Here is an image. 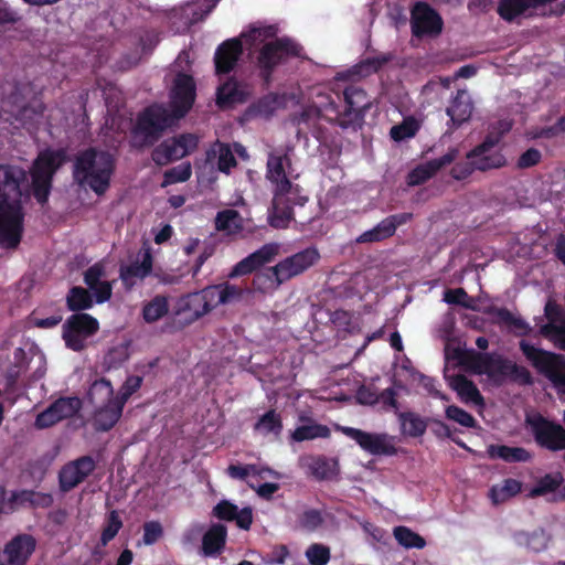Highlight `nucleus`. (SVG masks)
<instances>
[{
    "label": "nucleus",
    "instance_id": "20",
    "mask_svg": "<svg viewBox=\"0 0 565 565\" xmlns=\"http://www.w3.org/2000/svg\"><path fill=\"white\" fill-rule=\"evenodd\" d=\"M458 149L450 148L444 156L418 164L407 174L409 185H420L437 174L444 167L451 164L458 157Z\"/></svg>",
    "mask_w": 565,
    "mask_h": 565
},
{
    "label": "nucleus",
    "instance_id": "15",
    "mask_svg": "<svg viewBox=\"0 0 565 565\" xmlns=\"http://www.w3.org/2000/svg\"><path fill=\"white\" fill-rule=\"evenodd\" d=\"M443 19L427 2H417L411 12L412 34L418 39L435 38L443 31Z\"/></svg>",
    "mask_w": 565,
    "mask_h": 565
},
{
    "label": "nucleus",
    "instance_id": "25",
    "mask_svg": "<svg viewBox=\"0 0 565 565\" xmlns=\"http://www.w3.org/2000/svg\"><path fill=\"white\" fill-rule=\"evenodd\" d=\"M125 405L115 397V401L95 407L93 426L96 431L110 430L120 419Z\"/></svg>",
    "mask_w": 565,
    "mask_h": 565
},
{
    "label": "nucleus",
    "instance_id": "46",
    "mask_svg": "<svg viewBox=\"0 0 565 565\" xmlns=\"http://www.w3.org/2000/svg\"><path fill=\"white\" fill-rule=\"evenodd\" d=\"M331 431L328 426L322 424H310V425H302L297 427L292 434L291 438L295 441H305V440H311L316 438H328L330 436Z\"/></svg>",
    "mask_w": 565,
    "mask_h": 565
},
{
    "label": "nucleus",
    "instance_id": "5",
    "mask_svg": "<svg viewBox=\"0 0 565 565\" xmlns=\"http://www.w3.org/2000/svg\"><path fill=\"white\" fill-rule=\"evenodd\" d=\"M302 46L289 36H281L263 43L253 50L255 67L263 84L269 86L276 70L287 64L291 58L300 57Z\"/></svg>",
    "mask_w": 565,
    "mask_h": 565
},
{
    "label": "nucleus",
    "instance_id": "29",
    "mask_svg": "<svg viewBox=\"0 0 565 565\" xmlns=\"http://www.w3.org/2000/svg\"><path fill=\"white\" fill-rule=\"evenodd\" d=\"M282 192H274L269 224L274 228H286L294 220V209L290 204L284 203Z\"/></svg>",
    "mask_w": 565,
    "mask_h": 565
},
{
    "label": "nucleus",
    "instance_id": "8",
    "mask_svg": "<svg viewBox=\"0 0 565 565\" xmlns=\"http://www.w3.org/2000/svg\"><path fill=\"white\" fill-rule=\"evenodd\" d=\"M66 152L64 149L41 151L34 160L30 174L32 193L40 204H45L52 189V181L55 172L65 162Z\"/></svg>",
    "mask_w": 565,
    "mask_h": 565
},
{
    "label": "nucleus",
    "instance_id": "44",
    "mask_svg": "<svg viewBox=\"0 0 565 565\" xmlns=\"http://www.w3.org/2000/svg\"><path fill=\"white\" fill-rule=\"evenodd\" d=\"M500 376L509 377L521 385H532L534 382L531 372L525 366L519 365L505 358Z\"/></svg>",
    "mask_w": 565,
    "mask_h": 565
},
{
    "label": "nucleus",
    "instance_id": "45",
    "mask_svg": "<svg viewBox=\"0 0 565 565\" xmlns=\"http://www.w3.org/2000/svg\"><path fill=\"white\" fill-rule=\"evenodd\" d=\"M81 399L78 397H60L49 406L58 420L73 417L81 408Z\"/></svg>",
    "mask_w": 565,
    "mask_h": 565
},
{
    "label": "nucleus",
    "instance_id": "53",
    "mask_svg": "<svg viewBox=\"0 0 565 565\" xmlns=\"http://www.w3.org/2000/svg\"><path fill=\"white\" fill-rule=\"evenodd\" d=\"M239 220V213L235 210L228 209L217 213L215 217V227L218 231L232 232L238 228L237 221Z\"/></svg>",
    "mask_w": 565,
    "mask_h": 565
},
{
    "label": "nucleus",
    "instance_id": "7",
    "mask_svg": "<svg viewBox=\"0 0 565 565\" xmlns=\"http://www.w3.org/2000/svg\"><path fill=\"white\" fill-rule=\"evenodd\" d=\"M169 110L160 104L146 107L137 116L131 129V143L137 149L152 147L173 121Z\"/></svg>",
    "mask_w": 565,
    "mask_h": 565
},
{
    "label": "nucleus",
    "instance_id": "42",
    "mask_svg": "<svg viewBox=\"0 0 565 565\" xmlns=\"http://www.w3.org/2000/svg\"><path fill=\"white\" fill-rule=\"evenodd\" d=\"M169 312L168 298L162 295L154 296L142 308V318L147 323H153Z\"/></svg>",
    "mask_w": 565,
    "mask_h": 565
},
{
    "label": "nucleus",
    "instance_id": "14",
    "mask_svg": "<svg viewBox=\"0 0 565 565\" xmlns=\"http://www.w3.org/2000/svg\"><path fill=\"white\" fill-rule=\"evenodd\" d=\"M345 108L339 114V125L342 128L361 126L364 121L365 113L372 106L371 99L364 89L350 85L344 92Z\"/></svg>",
    "mask_w": 565,
    "mask_h": 565
},
{
    "label": "nucleus",
    "instance_id": "51",
    "mask_svg": "<svg viewBox=\"0 0 565 565\" xmlns=\"http://www.w3.org/2000/svg\"><path fill=\"white\" fill-rule=\"evenodd\" d=\"M310 470L318 480L331 479L337 473V461L319 456L312 460Z\"/></svg>",
    "mask_w": 565,
    "mask_h": 565
},
{
    "label": "nucleus",
    "instance_id": "16",
    "mask_svg": "<svg viewBox=\"0 0 565 565\" xmlns=\"http://www.w3.org/2000/svg\"><path fill=\"white\" fill-rule=\"evenodd\" d=\"M96 468L90 456H82L66 465L58 472V487L62 492H70L82 483Z\"/></svg>",
    "mask_w": 565,
    "mask_h": 565
},
{
    "label": "nucleus",
    "instance_id": "12",
    "mask_svg": "<svg viewBox=\"0 0 565 565\" xmlns=\"http://www.w3.org/2000/svg\"><path fill=\"white\" fill-rule=\"evenodd\" d=\"M536 444L550 451L565 450V428L553 420L537 414L527 418Z\"/></svg>",
    "mask_w": 565,
    "mask_h": 565
},
{
    "label": "nucleus",
    "instance_id": "34",
    "mask_svg": "<svg viewBox=\"0 0 565 565\" xmlns=\"http://www.w3.org/2000/svg\"><path fill=\"white\" fill-rule=\"evenodd\" d=\"M244 102V94L235 78H228L217 87L216 104L221 107H230L236 103Z\"/></svg>",
    "mask_w": 565,
    "mask_h": 565
},
{
    "label": "nucleus",
    "instance_id": "58",
    "mask_svg": "<svg viewBox=\"0 0 565 565\" xmlns=\"http://www.w3.org/2000/svg\"><path fill=\"white\" fill-rule=\"evenodd\" d=\"M142 381V376L139 375H130L126 379L120 387L119 395L116 396L121 402V405H126L130 396L141 387Z\"/></svg>",
    "mask_w": 565,
    "mask_h": 565
},
{
    "label": "nucleus",
    "instance_id": "49",
    "mask_svg": "<svg viewBox=\"0 0 565 565\" xmlns=\"http://www.w3.org/2000/svg\"><path fill=\"white\" fill-rule=\"evenodd\" d=\"M486 360L487 353L478 352L473 349L465 350L458 353L459 364L467 371L478 375Z\"/></svg>",
    "mask_w": 565,
    "mask_h": 565
},
{
    "label": "nucleus",
    "instance_id": "37",
    "mask_svg": "<svg viewBox=\"0 0 565 565\" xmlns=\"http://www.w3.org/2000/svg\"><path fill=\"white\" fill-rule=\"evenodd\" d=\"M522 491V482L508 478L500 484H494L489 490V497L494 504L503 503L518 495Z\"/></svg>",
    "mask_w": 565,
    "mask_h": 565
},
{
    "label": "nucleus",
    "instance_id": "60",
    "mask_svg": "<svg viewBox=\"0 0 565 565\" xmlns=\"http://www.w3.org/2000/svg\"><path fill=\"white\" fill-rule=\"evenodd\" d=\"M444 300L449 305L461 306L466 309H475L469 301V296L463 288L447 289L444 294Z\"/></svg>",
    "mask_w": 565,
    "mask_h": 565
},
{
    "label": "nucleus",
    "instance_id": "55",
    "mask_svg": "<svg viewBox=\"0 0 565 565\" xmlns=\"http://www.w3.org/2000/svg\"><path fill=\"white\" fill-rule=\"evenodd\" d=\"M323 523V516L319 510H306L298 519L299 526L307 531L313 532L319 529Z\"/></svg>",
    "mask_w": 565,
    "mask_h": 565
},
{
    "label": "nucleus",
    "instance_id": "48",
    "mask_svg": "<svg viewBox=\"0 0 565 565\" xmlns=\"http://www.w3.org/2000/svg\"><path fill=\"white\" fill-rule=\"evenodd\" d=\"M395 540L399 545L405 548H424L426 541L418 533L412 531L409 527L399 525L393 531Z\"/></svg>",
    "mask_w": 565,
    "mask_h": 565
},
{
    "label": "nucleus",
    "instance_id": "63",
    "mask_svg": "<svg viewBox=\"0 0 565 565\" xmlns=\"http://www.w3.org/2000/svg\"><path fill=\"white\" fill-rule=\"evenodd\" d=\"M105 276V266L103 263L98 262L89 266L84 271V282L87 285L88 288H94L96 284L102 281V278H104Z\"/></svg>",
    "mask_w": 565,
    "mask_h": 565
},
{
    "label": "nucleus",
    "instance_id": "22",
    "mask_svg": "<svg viewBox=\"0 0 565 565\" xmlns=\"http://www.w3.org/2000/svg\"><path fill=\"white\" fill-rule=\"evenodd\" d=\"M473 109L475 104L470 93L465 88L458 89L446 108V114L449 116L448 126L450 128H458L462 124L468 122Z\"/></svg>",
    "mask_w": 565,
    "mask_h": 565
},
{
    "label": "nucleus",
    "instance_id": "2",
    "mask_svg": "<svg viewBox=\"0 0 565 565\" xmlns=\"http://www.w3.org/2000/svg\"><path fill=\"white\" fill-rule=\"evenodd\" d=\"M115 171L116 160L110 152L88 147L75 154L72 177L78 186L102 196L109 190Z\"/></svg>",
    "mask_w": 565,
    "mask_h": 565
},
{
    "label": "nucleus",
    "instance_id": "10",
    "mask_svg": "<svg viewBox=\"0 0 565 565\" xmlns=\"http://www.w3.org/2000/svg\"><path fill=\"white\" fill-rule=\"evenodd\" d=\"M198 142L199 139L193 134H181L164 139L153 148L151 159L159 167L167 166L190 154L196 149Z\"/></svg>",
    "mask_w": 565,
    "mask_h": 565
},
{
    "label": "nucleus",
    "instance_id": "56",
    "mask_svg": "<svg viewBox=\"0 0 565 565\" xmlns=\"http://www.w3.org/2000/svg\"><path fill=\"white\" fill-rule=\"evenodd\" d=\"M306 556L310 565H326L330 561V548L323 544L313 543L307 548Z\"/></svg>",
    "mask_w": 565,
    "mask_h": 565
},
{
    "label": "nucleus",
    "instance_id": "26",
    "mask_svg": "<svg viewBox=\"0 0 565 565\" xmlns=\"http://www.w3.org/2000/svg\"><path fill=\"white\" fill-rule=\"evenodd\" d=\"M288 154L269 153L267 159L266 178L275 185L274 192H282L290 189V180L286 175L285 163H289Z\"/></svg>",
    "mask_w": 565,
    "mask_h": 565
},
{
    "label": "nucleus",
    "instance_id": "64",
    "mask_svg": "<svg viewBox=\"0 0 565 565\" xmlns=\"http://www.w3.org/2000/svg\"><path fill=\"white\" fill-rule=\"evenodd\" d=\"M163 535L162 525L158 521H148L143 524V543L154 544Z\"/></svg>",
    "mask_w": 565,
    "mask_h": 565
},
{
    "label": "nucleus",
    "instance_id": "43",
    "mask_svg": "<svg viewBox=\"0 0 565 565\" xmlns=\"http://www.w3.org/2000/svg\"><path fill=\"white\" fill-rule=\"evenodd\" d=\"M254 429L264 435L274 434L279 436L282 430L281 416L275 409H269L258 418Z\"/></svg>",
    "mask_w": 565,
    "mask_h": 565
},
{
    "label": "nucleus",
    "instance_id": "41",
    "mask_svg": "<svg viewBox=\"0 0 565 565\" xmlns=\"http://www.w3.org/2000/svg\"><path fill=\"white\" fill-rule=\"evenodd\" d=\"M514 537L519 545L525 546L529 551L535 553L544 551L548 544V537L543 529H537L532 533L518 532Z\"/></svg>",
    "mask_w": 565,
    "mask_h": 565
},
{
    "label": "nucleus",
    "instance_id": "35",
    "mask_svg": "<svg viewBox=\"0 0 565 565\" xmlns=\"http://www.w3.org/2000/svg\"><path fill=\"white\" fill-rule=\"evenodd\" d=\"M94 306L93 295L88 289L81 286L72 287L66 296V307L74 313L90 309Z\"/></svg>",
    "mask_w": 565,
    "mask_h": 565
},
{
    "label": "nucleus",
    "instance_id": "61",
    "mask_svg": "<svg viewBox=\"0 0 565 565\" xmlns=\"http://www.w3.org/2000/svg\"><path fill=\"white\" fill-rule=\"evenodd\" d=\"M281 199L284 203L290 204L292 209L294 205L303 206L308 201V198L302 194V188L299 184H294L291 181L290 189L282 191Z\"/></svg>",
    "mask_w": 565,
    "mask_h": 565
},
{
    "label": "nucleus",
    "instance_id": "52",
    "mask_svg": "<svg viewBox=\"0 0 565 565\" xmlns=\"http://www.w3.org/2000/svg\"><path fill=\"white\" fill-rule=\"evenodd\" d=\"M192 167L190 162H182L173 168H170L163 173L162 186L185 182L191 178Z\"/></svg>",
    "mask_w": 565,
    "mask_h": 565
},
{
    "label": "nucleus",
    "instance_id": "38",
    "mask_svg": "<svg viewBox=\"0 0 565 565\" xmlns=\"http://www.w3.org/2000/svg\"><path fill=\"white\" fill-rule=\"evenodd\" d=\"M466 159L471 160L475 170L481 172L500 169L507 164V159L500 151H495L493 153L482 152L479 156H472L470 150L467 152Z\"/></svg>",
    "mask_w": 565,
    "mask_h": 565
},
{
    "label": "nucleus",
    "instance_id": "13",
    "mask_svg": "<svg viewBox=\"0 0 565 565\" xmlns=\"http://www.w3.org/2000/svg\"><path fill=\"white\" fill-rule=\"evenodd\" d=\"M341 431L373 456H395L394 437L385 433H369L354 427H341Z\"/></svg>",
    "mask_w": 565,
    "mask_h": 565
},
{
    "label": "nucleus",
    "instance_id": "28",
    "mask_svg": "<svg viewBox=\"0 0 565 565\" xmlns=\"http://www.w3.org/2000/svg\"><path fill=\"white\" fill-rule=\"evenodd\" d=\"M396 416L401 426V434L412 438L424 436L430 422V418L422 417L412 411L399 412Z\"/></svg>",
    "mask_w": 565,
    "mask_h": 565
},
{
    "label": "nucleus",
    "instance_id": "32",
    "mask_svg": "<svg viewBox=\"0 0 565 565\" xmlns=\"http://www.w3.org/2000/svg\"><path fill=\"white\" fill-rule=\"evenodd\" d=\"M482 312L489 317H492L493 321L497 323L524 330L525 332L530 331V326L522 318L515 317L507 308H499L497 306L490 305L484 307Z\"/></svg>",
    "mask_w": 565,
    "mask_h": 565
},
{
    "label": "nucleus",
    "instance_id": "40",
    "mask_svg": "<svg viewBox=\"0 0 565 565\" xmlns=\"http://www.w3.org/2000/svg\"><path fill=\"white\" fill-rule=\"evenodd\" d=\"M563 482L564 478L561 472L546 473L536 480L527 497L539 498L553 493L561 488Z\"/></svg>",
    "mask_w": 565,
    "mask_h": 565
},
{
    "label": "nucleus",
    "instance_id": "33",
    "mask_svg": "<svg viewBox=\"0 0 565 565\" xmlns=\"http://www.w3.org/2000/svg\"><path fill=\"white\" fill-rule=\"evenodd\" d=\"M278 31V26L275 24L254 25L248 32L243 33L242 38L245 39L246 44L255 50L258 49L263 43L279 39L277 36Z\"/></svg>",
    "mask_w": 565,
    "mask_h": 565
},
{
    "label": "nucleus",
    "instance_id": "3",
    "mask_svg": "<svg viewBox=\"0 0 565 565\" xmlns=\"http://www.w3.org/2000/svg\"><path fill=\"white\" fill-rule=\"evenodd\" d=\"M243 296L244 289L239 286L230 282L210 285L201 290L183 295L178 300L175 315L186 313L184 322L191 324L220 305H231L241 301Z\"/></svg>",
    "mask_w": 565,
    "mask_h": 565
},
{
    "label": "nucleus",
    "instance_id": "18",
    "mask_svg": "<svg viewBox=\"0 0 565 565\" xmlns=\"http://www.w3.org/2000/svg\"><path fill=\"white\" fill-rule=\"evenodd\" d=\"M244 52L241 38H232L223 41L215 50L214 66L217 76L228 75L235 70Z\"/></svg>",
    "mask_w": 565,
    "mask_h": 565
},
{
    "label": "nucleus",
    "instance_id": "31",
    "mask_svg": "<svg viewBox=\"0 0 565 565\" xmlns=\"http://www.w3.org/2000/svg\"><path fill=\"white\" fill-rule=\"evenodd\" d=\"M226 527L222 524L212 525L203 535L202 551L205 556H214L224 548L226 542Z\"/></svg>",
    "mask_w": 565,
    "mask_h": 565
},
{
    "label": "nucleus",
    "instance_id": "19",
    "mask_svg": "<svg viewBox=\"0 0 565 565\" xmlns=\"http://www.w3.org/2000/svg\"><path fill=\"white\" fill-rule=\"evenodd\" d=\"M279 254V245L277 243L264 244L260 248L239 260L230 273V277H239L249 275L263 266L271 263Z\"/></svg>",
    "mask_w": 565,
    "mask_h": 565
},
{
    "label": "nucleus",
    "instance_id": "30",
    "mask_svg": "<svg viewBox=\"0 0 565 565\" xmlns=\"http://www.w3.org/2000/svg\"><path fill=\"white\" fill-rule=\"evenodd\" d=\"M449 385L465 403L483 404V397L477 385L465 375L458 374L452 376Z\"/></svg>",
    "mask_w": 565,
    "mask_h": 565
},
{
    "label": "nucleus",
    "instance_id": "11",
    "mask_svg": "<svg viewBox=\"0 0 565 565\" xmlns=\"http://www.w3.org/2000/svg\"><path fill=\"white\" fill-rule=\"evenodd\" d=\"M196 98V84L192 75L178 73L170 92V114L174 119L183 118Z\"/></svg>",
    "mask_w": 565,
    "mask_h": 565
},
{
    "label": "nucleus",
    "instance_id": "54",
    "mask_svg": "<svg viewBox=\"0 0 565 565\" xmlns=\"http://www.w3.org/2000/svg\"><path fill=\"white\" fill-rule=\"evenodd\" d=\"M445 413H446V417L448 419H451L463 427H467V428L476 427V424H477L476 418L470 413L460 408L459 406L449 405L446 407Z\"/></svg>",
    "mask_w": 565,
    "mask_h": 565
},
{
    "label": "nucleus",
    "instance_id": "21",
    "mask_svg": "<svg viewBox=\"0 0 565 565\" xmlns=\"http://www.w3.org/2000/svg\"><path fill=\"white\" fill-rule=\"evenodd\" d=\"M36 548V540L31 534H18L3 547L7 565H26Z\"/></svg>",
    "mask_w": 565,
    "mask_h": 565
},
{
    "label": "nucleus",
    "instance_id": "6",
    "mask_svg": "<svg viewBox=\"0 0 565 565\" xmlns=\"http://www.w3.org/2000/svg\"><path fill=\"white\" fill-rule=\"evenodd\" d=\"M320 259V254L316 247L305 248L291 256L278 262L275 266L267 268L263 273L256 274L254 285L262 289L259 282L267 280L269 287L277 289L284 282L303 274Z\"/></svg>",
    "mask_w": 565,
    "mask_h": 565
},
{
    "label": "nucleus",
    "instance_id": "9",
    "mask_svg": "<svg viewBox=\"0 0 565 565\" xmlns=\"http://www.w3.org/2000/svg\"><path fill=\"white\" fill-rule=\"evenodd\" d=\"M99 330L98 320L89 313H73L62 326V339L65 347L74 352H82L87 347V339Z\"/></svg>",
    "mask_w": 565,
    "mask_h": 565
},
{
    "label": "nucleus",
    "instance_id": "50",
    "mask_svg": "<svg viewBox=\"0 0 565 565\" xmlns=\"http://www.w3.org/2000/svg\"><path fill=\"white\" fill-rule=\"evenodd\" d=\"M121 527L122 520L120 519L118 511L111 510L105 520V525L99 539L100 545L106 546L111 540L115 539Z\"/></svg>",
    "mask_w": 565,
    "mask_h": 565
},
{
    "label": "nucleus",
    "instance_id": "27",
    "mask_svg": "<svg viewBox=\"0 0 565 565\" xmlns=\"http://www.w3.org/2000/svg\"><path fill=\"white\" fill-rule=\"evenodd\" d=\"M487 457L491 460L501 459L508 463L527 462L532 454L523 447L491 444L487 447Z\"/></svg>",
    "mask_w": 565,
    "mask_h": 565
},
{
    "label": "nucleus",
    "instance_id": "17",
    "mask_svg": "<svg viewBox=\"0 0 565 565\" xmlns=\"http://www.w3.org/2000/svg\"><path fill=\"white\" fill-rule=\"evenodd\" d=\"M414 215L409 212L392 214L383 218L373 228L363 232L356 243H377L391 238L395 235L397 227L407 224L413 220Z\"/></svg>",
    "mask_w": 565,
    "mask_h": 565
},
{
    "label": "nucleus",
    "instance_id": "47",
    "mask_svg": "<svg viewBox=\"0 0 565 565\" xmlns=\"http://www.w3.org/2000/svg\"><path fill=\"white\" fill-rule=\"evenodd\" d=\"M420 125L418 120L408 116L403 119L398 125H394L390 130V136L394 141H403L413 138L419 130Z\"/></svg>",
    "mask_w": 565,
    "mask_h": 565
},
{
    "label": "nucleus",
    "instance_id": "23",
    "mask_svg": "<svg viewBox=\"0 0 565 565\" xmlns=\"http://www.w3.org/2000/svg\"><path fill=\"white\" fill-rule=\"evenodd\" d=\"M153 268V257L150 249H146L142 254L141 262H132L129 265L121 266L119 269V278L126 290H131L138 280L147 278Z\"/></svg>",
    "mask_w": 565,
    "mask_h": 565
},
{
    "label": "nucleus",
    "instance_id": "1",
    "mask_svg": "<svg viewBox=\"0 0 565 565\" xmlns=\"http://www.w3.org/2000/svg\"><path fill=\"white\" fill-rule=\"evenodd\" d=\"M25 171L17 166L0 164V246L15 248L23 234L24 214L21 205V183Z\"/></svg>",
    "mask_w": 565,
    "mask_h": 565
},
{
    "label": "nucleus",
    "instance_id": "4",
    "mask_svg": "<svg viewBox=\"0 0 565 565\" xmlns=\"http://www.w3.org/2000/svg\"><path fill=\"white\" fill-rule=\"evenodd\" d=\"M554 343L558 349L565 351V326H561L557 330ZM519 348L536 373L548 380L555 388L565 394V354L536 348L526 340H521Z\"/></svg>",
    "mask_w": 565,
    "mask_h": 565
},
{
    "label": "nucleus",
    "instance_id": "62",
    "mask_svg": "<svg viewBox=\"0 0 565 565\" xmlns=\"http://www.w3.org/2000/svg\"><path fill=\"white\" fill-rule=\"evenodd\" d=\"M237 164V161L228 145L221 143L218 147L217 168L221 172L228 173Z\"/></svg>",
    "mask_w": 565,
    "mask_h": 565
},
{
    "label": "nucleus",
    "instance_id": "57",
    "mask_svg": "<svg viewBox=\"0 0 565 565\" xmlns=\"http://www.w3.org/2000/svg\"><path fill=\"white\" fill-rule=\"evenodd\" d=\"M504 365V358L501 355H494L487 353V360L482 364V369L479 371V375H488L491 379L501 375L502 366Z\"/></svg>",
    "mask_w": 565,
    "mask_h": 565
},
{
    "label": "nucleus",
    "instance_id": "39",
    "mask_svg": "<svg viewBox=\"0 0 565 565\" xmlns=\"http://www.w3.org/2000/svg\"><path fill=\"white\" fill-rule=\"evenodd\" d=\"M530 9H535L532 0H500L497 12L504 21L512 22Z\"/></svg>",
    "mask_w": 565,
    "mask_h": 565
},
{
    "label": "nucleus",
    "instance_id": "24",
    "mask_svg": "<svg viewBox=\"0 0 565 565\" xmlns=\"http://www.w3.org/2000/svg\"><path fill=\"white\" fill-rule=\"evenodd\" d=\"M213 514L218 520L232 522L235 521L237 526L248 530L253 523V511L249 507L238 510V507L227 500L220 501L213 509Z\"/></svg>",
    "mask_w": 565,
    "mask_h": 565
},
{
    "label": "nucleus",
    "instance_id": "59",
    "mask_svg": "<svg viewBox=\"0 0 565 565\" xmlns=\"http://www.w3.org/2000/svg\"><path fill=\"white\" fill-rule=\"evenodd\" d=\"M393 58L392 54H380L376 56H370L363 60L359 67L361 68V72H364L365 74H372L379 72L384 65H386L388 62H391Z\"/></svg>",
    "mask_w": 565,
    "mask_h": 565
},
{
    "label": "nucleus",
    "instance_id": "36",
    "mask_svg": "<svg viewBox=\"0 0 565 565\" xmlns=\"http://www.w3.org/2000/svg\"><path fill=\"white\" fill-rule=\"evenodd\" d=\"M87 401L94 407L115 401L114 388L110 381L104 377L94 381L87 392Z\"/></svg>",
    "mask_w": 565,
    "mask_h": 565
}]
</instances>
